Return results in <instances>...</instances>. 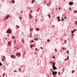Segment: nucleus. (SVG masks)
Instances as JSON below:
<instances>
[{
  "label": "nucleus",
  "mask_w": 77,
  "mask_h": 77,
  "mask_svg": "<svg viewBox=\"0 0 77 77\" xmlns=\"http://www.w3.org/2000/svg\"><path fill=\"white\" fill-rule=\"evenodd\" d=\"M55 51H56V52H57V49H55Z\"/></svg>",
  "instance_id": "nucleus-29"
},
{
  "label": "nucleus",
  "mask_w": 77,
  "mask_h": 77,
  "mask_svg": "<svg viewBox=\"0 0 77 77\" xmlns=\"http://www.w3.org/2000/svg\"><path fill=\"white\" fill-rule=\"evenodd\" d=\"M50 75H51V73H50Z\"/></svg>",
  "instance_id": "nucleus-62"
},
{
  "label": "nucleus",
  "mask_w": 77,
  "mask_h": 77,
  "mask_svg": "<svg viewBox=\"0 0 77 77\" xmlns=\"http://www.w3.org/2000/svg\"><path fill=\"white\" fill-rule=\"evenodd\" d=\"M65 15V14H63V15Z\"/></svg>",
  "instance_id": "nucleus-57"
},
{
  "label": "nucleus",
  "mask_w": 77,
  "mask_h": 77,
  "mask_svg": "<svg viewBox=\"0 0 77 77\" xmlns=\"http://www.w3.org/2000/svg\"><path fill=\"white\" fill-rule=\"evenodd\" d=\"M65 48V50H66V48Z\"/></svg>",
  "instance_id": "nucleus-58"
},
{
  "label": "nucleus",
  "mask_w": 77,
  "mask_h": 77,
  "mask_svg": "<svg viewBox=\"0 0 77 77\" xmlns=\"http://www.w3.org/2000/svg\"><path fill=\"white\" fill-rule=\"evenodd\" d=\"M74 14H75V13H77V11H74Z\"/></svg>",
  "instance_id": "nucleus-13"
},
{
  "label": "nucleus",
  "mask_w": 77,
  "mask_h": 77,
  "mask_svg": "<svg viewBox=\"0 0 77 77\" xmlns=\"http://www.w3.org/2000/svg\"><path fill=\"white\" fill-rule=\"evenodd\" d=\"M31 3H33V2H32Z\"/></svg>",
  "instance_id": "nucleus-56"
},
{
  "label": "nucleus",
  "mask_w": 77,
  "mask_h": 77,
  "mask_svg": "<svg viewBox=\"0 0 77 77\" xmlns=\"http://www.w3.org/2000/svg\"><path fill=\"white\" fill-rule=\"evenodd\" d=\"M36 31H39V29L38 28H36Z\"/></svg>",
  "instance_id": "nucleus-7"
},
{
  "label": "nucleus",
  "mask_w": 77,
  "mask_h": 77,
  "mask_svg": "<svg viewBox=\"0 0 77 77\" xmlns=\"http://www.w3.org/2000/svg\"><path fill=\"white\" fill-rule=\"evenodd\" d=\"M35 54H36V53L35 52Z\"/></svg>",
  "instance_id": "nucleus-54"
},
{
  "label": "nucleus",
  "mask_w": 77,
  "mask_h": 77,
  "mask_svg": "<svg viewBox=\"0 0 77 77\" xmlns=\"http://www.w3.org/2000/svg\"><path fill=\"white\" fill-rule=\"evenodd\" d=\"M74 71H75V70H74L72 71V73H74Z\"/></svg>",
  "instance_id": "nucleus-19"
},
{
  "label": "nucleus",
  "mask_w": 77,
  "mask_h": 77,
  "mask_svg": "<svg viewBox=\"0 0 77 77\" xmlns=\"http://www.w3.org/2000/svg\"><path fill=\"white\" fill-rule=\"evenodd\" d=\"M58 74H59V75H60V73H59Z\"/></svg>",
  "instance_id": "nucleus-51"
},
{
  "label": "nucleus",
  "mask_w": 77,
  "mask_h": 77,
  "mask_svg": "<svg viewBox=\"0 0 77 77\" xmlns=\"http://www.w3.org/2000/svg\"><path fill=\"white\" fill-rule=\"evenodd\" d=\"M60 18V17H59V16H58L57 18V20H59V18Z\"/></svg>",
  "instance_id": "nucleus-18"
},
{
  "label": "nucleus",
  "mask_w": 77,
  "mask_h": 77,
  "mask_svg": "<svg viewBox=\"0 0 77 77\" xmlns=\"http://www.w3.org/2000/svg\"><path fill=\"white\" fill-rule=\"evenodd\" d=\"M59 9H60V8H59Z\"/></svg>",
  "instance_id": "nucleus-49"
},
{
  "label": "nucleus",
  "mask_w": 77,
  "mask_h": 77,
  "mask_svg": "<svg viewBox=\"0 0 77 77\" xmlns=\"http://www.w3.org/2000/svg\"><path fill=\"white\" fill-rule=\"evenodd\" d=\"M11 2L12 3H15V1L14 0H12Z\"/></svg>",
  "instance_id": "nucleus-9"
},
{
  "label": "nucleus",
  "mask_w": 77,
  "mask_h": 77,
  "mask_svg": "<svg viewBox=\"0 0 77 77\" xmlns=\"http://www.w3.org/2000/svg\"><path fill=\"white\" fill-rule=\"evenodd\" d=\"M75 24H76V25H77V22L76 21L75 22Z\"/></svg>",
  "instance_id": "nucleus-24"
},
{
  "label": "nucleus",
  "mask_w": 77,
  "mask_h": 77,
  "mask_svg": "<svg viewBox=\"0 0 77 77\" xmlns=\"http://www.w3.org/2000/svg\"><path fill=\"white\" fill-rule=\"evenodd\" d=\"M19 72H21V69H19Z\"/></svg>",
  "instance_id": "nucleus-34"
},
{
  "label": "nucleus",
  "mask_w": 77,
  "mask_h": 77,
  "mask_svg": "<svg viewBox=\"0 0 77 77\" xmlns=\"http://www.w3.org/2000/svg\"><path fill=\"white\" fill-rule=\"evenodd\" d=\"M8 17H9V15H6V18L7 19H8Z\"/></svg>",
  "instance_id": "nucleus-6"
},
{
  "label": "nucleus",
  "mask_w": 77,
  "mask_h": 77,
  "mask_svg": "<svg viewBox=\"0 0 77 77\" xmlns=\"http://www.w3.org/2000/svg\"><path fill=\"white\" fill-rule=\"evenodd\" d=\"M74 31H72V33H74Z\"/></svg>",
  "instance_id": "nucleus-37"
},
{
  "label": "nucleus",
  "mask_w": 77,
  "mask_h": 77,
  "mask_svg": "<svg viewBox=\"0 0 77 77\" xmlns=\"http://www.w3.org/2000/svg\"><path fill=\"white\" fill-rule=\"evenodd\" d=\"M16 57L15 56L13 57V59H15Z\"/></svg>",
  "instance_id": "nucleus-23"
},
{
  "label": "nucleus",
  "mask_w": 77,
  "mask_h": 77,
  "mask_svg": "<svg viewBox=\"0 0 77 77\" xmlns=\"http://www.w3.org/2000/svg\"><path fill=\"white\" fill-rule=\"evenodd\" d=\"M20 55L21 54H20V53H18L17 54H16V56H17L18 57H19Z\"/></svg>",
  "instance_id": "nucleus-4"
},
{
  "label": "nucleus",
  "mask_w": 77,
  "mask_h": 77,
  "mask_svg": "<svg viewBox=\"0 0 77 77\" xmlns=\"http://www.w3.org/2000/svg\"><path fill=\"white\" fill-rule=\"evenodd\" d=\"M52 74H53L54 75H55L56 74H57V72L52 71Z\"/></svg>",
  "instance_id": "nucleus-3"
},
{
  "label": "nucleus",
  "mask_w": 77,
  "mask_h": 77,
  "mask_svg": "<svg viewBox=\"0 0 77 77\" xmlns=\"http://www.w3.org/2000/svg\"><path fill=\"white\" fill-rule=\"evenodd\" d=\"M8 19H7V18H6H6H4V20H7Z\"/></svg>",
  "instance_id": "nucleus-15"
},
{
  "label": "nucleus",
  "mask_w": 77,
  "mask_h": 77,
  "mask_svg": "<svg viewBox=\"0 0 77 77\" xmlns=\"http://www.w3.org/2000/svg\"><path fill=\"white\" fill-rule=\"evenodd\" d=\"M48 6H50V4L49 5V4H48Z\"/></svg>",
  "instance_id": "nucleus-31"
},
{
  "label": "nucleus",
  "mask_w": 77,
  "mask_h": 77,
  "mask_svg": "<svg viewBox=\"0 0 77 77\" xmlns=\"http://www.w3.org/2000/svg\"><path fill=\"white\" fill-rule=\"evenodd\" d=\"M63 19L62 18V21H63Z\"/></svg>",
  "instance_id": "nucleus-43"
},
{
  "label": "nucleus",
  "mask_w": 77,
  "mask_h": 77,
  "mask_svg": "<svg viewBox=\"0 0 77 77\" xmlns=\"http://www.w3.org/2000/svg\"><path fill=\"white\" fill-rule=\"evenodd\" d=\"M7 33H11V30L10 29H8L6 31Z\"/></svg>",
  "instance_id": "nucleus-2"
},
{
  "label": "nucleus",
  "mask_w": 77,
  "mask_h": 77,
  "mask_svg": "<svg viewBox=\"0 0 77 77\" xmlns=\"http://www.w3.org/2000/svg\"><path fill=\"white\" fill-rule=\"evenodd\" d=\"M16 27L17 28H20V26L18 25H16Z\"/></svg>",
  "instance_id": "nucleus-16"
},
{
  "label": "nucleus",
  "mask_w": 77,
  "mask_h": 77,
  "mask_svg": "<svg viewBox=\"0 0 77 77\" xmlns=\"http://www.w3.org/2000/svg\"><path fill=\"white\" fill-rule=\"evenodd\" d=\"M0 65L1 66H2V63H0Z\"/></svg>",
  "instance_id": "nucleus-27"
},
{
  "label": "nucleus",
  "mask_w": 77,
  "mask_h": 77,
  "mask_svg": "<svg viewBox=\"0 0 77 77\" xmlns=\"http://www.w3.org/2000/svg\"><path fill=\"white\" fill-rule=\"evenodd\" d=\"M66 60H68V59H65V60H64L65 61H66Z\"/></svg>",
  "instance_id": "nucleus-39"
},
{
  "label": "nucleus",
  "mask_w": 77,
  "mask_h": 77,
  "mask_svg": "<svg viewBox=\"0 0 77 77\" xmlns=\"http://www.w3.org/2000/svg\"><path fill=\"white\" fill-rule=\"evenodd\" d=\"M74 31H76V30H75V29H74Z\"/></svg>",
  "instance_id": "nucleus-50"
},
{
  "label": "nucleus",
  "mask_w": 77,
  "mask_h": 77,
  "mask_svg": "<svg viewBox=\"0 0 77 77\" xmlns=\"http://www.w3.org/2000/svg\"><path fill=\"white\" fill-rule=\"evenodd\" d=\"M37 12H38V10L37 9Z\"/></svg>",
  "instance_id": "nucleus-48"
},
{
  "label": "nucleus",
  "mask_w": 77,
  "mask_h": 77,
  "mask_svg": "<svg viewBox=\"0 0 77 77\" xmlns=\"http://www.w3.org/2000/svg\"><path fill=\"white\" fill-rule=\"evenodd\" d=\"M3 58L4 59H6V57H5V56H3Z\"/></svg>",
  "instance_id": "nucleus-22"
},
{
  "label": "nucleus",
  "mask_w": 77,
  "mask_h": 77,
  "mask_svg": "<svg viewBox=\"0 0 77 77\" xmlns=\"http://www.w3.org/2000/svg\"><path fill=\"white\" fill-rule=\"evenodd\" d=\"M48 17H49V18H50V17H51V16H50V14H48Z\"/></svg>",
  "instance_id": "nucleus-20"
},
{
  "label": "nucleus",
  "mask_w": 77,
  "mask_h": 77,
  "mask_svg": "<svg viewBox=\"0 0 77 77\" xmlns=\"http://www.w3.org/2000/svg\"><path fill=\"white\" fill-rule=\"evenodd\" d=\"M50 39H48L47 40V42H50Z\"/></svg>",
  "instance_id": "nucleus-17"
},
{
  "label": "nucleus",
  "mask_w": 77,
  "mask_h": 77,
  "mask_svg": "<svg viewBox=\"0 0 77 77\" xmlns=\"http://www.w3.org/2000/svg\"><path fill=\"white\" fill-rule=\"evenodd\" d=\"M5 74H3V77H4V76H5Z\"/></svg>",
  "instance_id": "nucleus-36"
},
{
  "label": "nucleus",
  "mask_w": 77,
  "mask_h": 77,
  "mask_svg": "<svg viewBox=\"0 0 77 77\" xmlns=\"http://www.w3.org/2000/svg\"><path fill=\"white\" fill-rule=\"evenodd\" d=\"M40 48H42V47H40Z\"/></svg>",
  "instance_id": "nucleus-53"
},
{
  "label": "nucleus",
  "mask_w": 77,
  "mask_h": 77,
  "mask_svg": "<svg viewBox=\"0 0 77 77\" xmlns=\"http://www.w3.org/2000/svg\"><path fill=\"white\" fill-rule=\"evenodd\" d=\"M35 0H32V2H35Z\"/></svg>",
  "instance_id": "nucleus-26"
},
{
  "label": "nucleus",
  "mask_w": 77,
  "mask_h": 77,
  "mask_svg": "<svg viewBox=\"0 0 77 77\" xmlns=\"http://www.w3.org/2000/svg\"><path fill=\"white\" fill-rule=\"evenodd\" d=\"M53 58L54 59L55 58V57H53Z\"/></svg>",
  "instance_id": "nucleus-41"
},
{
  "label": "nucleus",
  "mask_w": 77,
  "mask_h": 77,
  "mask_svg": "<svg viewBox=\"0 0 77 77\" xmlns=\"http://www.w3.org/2000/svg\"><path fill=\"white\" fill-rule=\"evenodd\" d=\"M51 71H52V72H53V69H51Z\"/></svg>",
  "instance_id": "nucleus-35"
},
{
  "label": "nucleus",
  "mask_w": 77,
  "mask_h": 77,
  "mask_svg": "<svg viewBox=\"0 0 77 77\" xmlns=\"http://www.w3.org/2000/svg\"><path fill=\"white\" fill-rule=\"evenodd\" d=\"M32 10H31V13H32Z\"/></svg>",
  "instance_id": "nucleus-52"
},
{
  "label": "nucleus",
  "mask_w": 77,
  "mask_h": 77,
  "mask_svg": "<svg viewBox=\"0 0 77 77\" xmlns=\"http://www.w3.org/2000/svg\"><path fill=\"white\" fill-rule=\"evenodd\" d=\"M21 41H22V42H23V43H24V39H22Z\"/></svg>",
  "instance_id": "nucleus-11"
},
{
  "label": "nucleus",
  "mask_w": 77,
  "mask_h": 77,
  "mask_svg": "<svg viewBox=\"0 0 77 77\" xmlns=\"http://www.w3.org/2000/svg\"><path fill=\"white\" fill-rule=\"evenodd\" d=\"M12 38L13 39H15V37L14 36H12Z\"/></svg>",
  "instance_id": "nucleus-14"
},
{
  "label": "nucleus",
  "mask_w": 77,
  "mask_h": 77,
  "mask_svg": "<svg viewBox=\"0 0 77 77\" xmlns=\"http://www.w3.org/2000/svg\"><path fill=\"white\" fill-rule=\"evenodd\" d=\"M29 17L30 18H31V19L32 18V15L30 14V15H29Z\"/></svg>",
  "instance_id": "nucleus-12"
},
{
  "label": "nucleus",
  "mask_w": 77,
  "mask_h": 77,
  "mask_svg": "<svg viewBox=\"0 0 77 77\" xmlns=\"http://www.w3.org/2000/svg\"><path fill=\"white\" fill-rule=\"evenodd\" d=\"M67 53V54H68L69 53V51H67L66 52Z\"/></svg>",
  "instance_id": "nucleus-30"
},
{
  "label": "nucleus",
  "mask_w": 77,
  "mask_h": 77,
  "mask_svg": "<svg viewBox=\"0 0 77 77\" xmlns=\"http://www.w3.org/2000/svg\"><path fill=\"white\" fill-rule=\"evenodd\" d=\"M30 30H31L30 31V32H32V29H30Z\"/></svg>",
  "instance_id": "nucleus-28"
},
{
  "label": "nucleus",
  "mask_w": 77,
  "mask_h": 77,
  "mask_svg": "<svg viewBox=\"0 0 77 77\" xmlns=\"http://www.w3.org/2000/svg\"><path fill=\"white\" fill-rule=\"evenodd\" d=\"M34 47H35L36 46H35V45H34Z\"/></svg>",
  "instance_id": "nucleus-63"
},
{
  "label": "nucleus",
  "mask_w": 77,
  "mask_h": 77,
  "mask_svg": "<svg viewBox=\"0 0 77 77\" xmlns=\"http://www.w3.org/2000/svg\"><path fill=\"white\" fill-rule=\"evenodd\" d=\"M35 50H36V51H38V49L37 48H35Z\"/></svg>",
  "instance_id": "nucleus-25"
},
{
  "label": "nucleus",
  "mask_w": 77,
  "mask_h": 77,
  "mask_svg": "<svg viewBox=\"0 0 77 77\" xmlns=\"http://www.w3.org/2000/svg\"><path fill=\"white\" fill-rule=\"evenodd\" d=\"M66 18V17H65L64 18Z\"/></svg>",
  "instance_id": "nucleus-47"
},
{
  "label": "nucleus",
  "mask_w": 77,
  "mask_h": 77,
  "mask_svg": "<svg viewBox=\"0 0 77 77\" xmlns=\"http://www.w3.org/2000/svg\"><path fill=\"white\" fill-rule=\"evenodd\" d=\"M69 10H70V11H71V8H69Z\"/></svg>",
  "instance_id": "nucleus-38"
},
{
  "label": "nucleus",
  "mask_w": 77,
  "mask_h": 77,
  "mask_svg": "<svg viewBox=\"0 0 77 77\" xmlns=\"http://www.w3.org/2000/svg\"><path fill=\"white\" fill-rule=\"evenodd\" d=\"M14 72H16V70H14Z\"/></svg>",
  "instance_id": "nucleus-45"
},
{
  "label": "nucleus",
  "mask_w": 77,
  "mask_h": 77,
  "mask_svg": "<svg viewBox=\"0 0 77 77\" xmlns=\"http://www.w3.org/2000/svg\"><path fill=\"white\" fill-rule=\"evenodd\" d=\"M69 5H70V6H71V5L74 4V3L70 2H69Z\"/></svg>",
  "instance_id": "nucleus-5"
},
{
  "label": "nucleus",
  "mask_w": 77,
  "mask_h": 77,
  "mask_svg": "<svg viewBox=\"0 0 77 77\" xmlns=\"http://www.w3.org/2000/svg\"><path fill=\"white\" fill-rule=\"evenodd\" d=\"M32 42H34V41H33V40H32Z\"/></svg>",
  "instance_id": "nucleus-44"
},
{
  "label": "nucleus",
  "mask_w": 77,
  "mask_h": 77,
  "mask_svg": "<svg viewBox=\"0 0 77 77\" xmlns=\"http://www.w3.org/2000/svg\"><path fill=\"white\" fill-rule=\"evenodd\" d=\"M8 44L9 45H11V43L10 42H9L8 43Z\"/></svg>",
  "instance_id": "nucleus-8"
},
{
  "label": "nucleus",
  "mask_w": 77,
  "mask_h": 77,
  "mask_svg": "<svg viewBox=\"0 0 77 77\" xmlns=\"http://www.w3.org/2000/svg\"><path fill=\"white\" fill-rule=\"evenodd\" d=\"M63 50H65V48H63Z\"/></svg>",
  "instance_id": "nucleus-33"
},
{
  "label": "nucleus",
  "mask_w": 77,
  "mask_h": 77,
  "mask_svg": "<svg viewBox=\"0 0 77 77\" xmlns=\"http://www.w3.org/2000/svg\"><path fill=\"white\" fill-rule=\"evenodd\" d=\"M56 64V63L54 62L52 63V67L54 71H55V69H57V68L55 66V65Z\"/></svg>",
  "instance_id": "nucleus-1"
},
{
  "label": "nucleus",
  "mask_w": 77,
  "mask_h": 77,
  "mask_svg": "<svg viewBox=\"0 0 77 77\" xmlns=\"http://www.w3.org/2000/svg\"><path fill=\"white\" fill-rule=\"evenodd\" d=\"M50 63H52L51 62Z\"/></svg>",
  "instance_id": "nucleus-59"
},
{
  "label": "nucleus",
  "mask_w": 77,
  "mask_h": 77,
  "mask_svg": "<svg viewBox=\"0 0 77 77\" xmlns=\"http://www.w3.org/2000/svg\"><path fill=\"white\" fill-rule=\"evenodd\" d=\"M2 61H4L3 60V58H2Z\"/></svg>",
  "instance_id": "nucleus-40"
},
{
  "label": "nucleus",
  "mask_w": 77,
  "mask_h": 77,
  "mask_svg": "<svg viewBox=\"0 0 77 77\" xmlns=\"http://www.w3.org/2000/svg\"><path fill=\"white\" fill-rule=\"evenodd\" d=\"M11 58H13V56L12 55H11Z\"/></svg>",
  "instance_id": "nucleus-21"
},
{
  "label": "nucleus",
  "mask_w": 77,
  "mask_h": 77,
  "mask_svg": "<svg viewBox=\"0 0 77 77\" xmlns=\"http://www.w3.org/2000/svg\"><path fill=\"white\" fill-rule=\"evenodd\" d=\"M20 20H21V17H20Z\"/></svg>",
  "instance_id": "nucleus-42"
},
{
  "label": "nucleus",
  "mask_w": 77,
  "mask_h": 77,
  "mask_svg": "<svg viewBox=\"0 0 77 77\" xmlns=\"http://www.w3.org/2000/svg\"><path fill=\"white\" fill-rule=\"evenodd\" d=\"M67 58L68 59H69V57L68 56L67 57Z\"/></svg>",
  "instance_id": "nucleus-46"
},
{
  "label": "nucleus",
  "mask_w": 77,
  "mask_h": 77,
  "mask_svg": "<svg viewBox=\"0 0 77 77\" xmlns=\"http://www.w3.org/2000/svg\"><path fill=\"white\" fill-rule=\"evenodd\" d=\"M32 47H33V45H30V48H32Z\"/></svg>",
  "instance_id": "nucleus-10"
},
{
  "label": "nucleus",
  "mask_w": 77,
  "mask_h": 77,
  "mask_svg": "<svg viewBox=\"0 0 77 77\" xmlns=\"http://www.w3.org/2000/svg\"><path fill=\"white\" fill-rule=\"evenodd\" d=\"M34 39H36V38H34Z\"/></svg>",
  "instance_id": "nucleus-55"
},
{
  "label": "nucleus",
  "mask_w": 77,
  "mask_h": 77,
  "mask_svg": "<svg viewBox=\"0 0 77 77\" xmlns=\"http://www.w3.org/2000/svg\"><path fill=\"white\" fill-rule=\"evenodd\" d=\"M5 39L7 40L6 38H5Z\"/></svg>",
  "instance_id": "nucleus-61"
},
{
  "label": "nucleus",
  "mask_w": 77,
  "mask_h": 77,
  "mask_svg": "<svg viewBox=\"0 0 77 77\" xmlns=\"http://www.w3.org/2000/svg\"><path fill=\"white\" fill-rule=\"evenodd\" d=\"M57 20H58L59 22V21H60V19H57Z\"/></svg>",
  "instance_id": "nucleus-32"
},
{
  "label": "nucleus",
  "mask_w": 77,
  "mask_h": 77,
  "mask_svg": "<svg viewBox=\"0 0 77 77\" xmlns=\"http://www.w3.org/2000/svg\"><path fill=\"white\" fill-rule=\"evenodd\" d=\"M68 39H69V38H68Z\"/></svg>",
  "instance_id": "nucleus-64"
},
{
  "label": "nucleus",
  "mask_w": 77,
  "mask_h": 77,
  "mask_svg": "<svg viewBox=\"0 0 77 77\" xmlns=\"http://www.w3.org/2000/svg\"><path fill=\"white\" fill-rule=\"evenodd\" d=\"M22 11H21V13H22Z\"/></svg>",
  "instance_id": "nucleus-60"
}]
</instances>
